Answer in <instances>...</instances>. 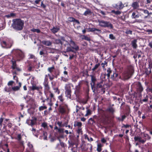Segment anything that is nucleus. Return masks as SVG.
Masks as SVG:
<instances>
[{
    "label": "nucleus",
    "instance_id": "obj_59",
    "mask_svg": "<svg viewBox=\"0 0 152 152\" xmlns=\"http://www.w3.org/2000/svg\"><path fill=\"white\" fill-rule=\"evenodd\" d=\"M74 20L75 18L72 17H69L68 18V20L70 22H74Z\"/></svg>",
    "mask_w": 152,
    "mask_h": 152
},
{
    "label": "nucleus",
    "instance_id": "obj_21",
    "mask_svg": "<svg viewBox=\"0 0 152 152\" xmlns=\"http://www.w3.org/2000/svg\"><path fill=\"white\" fill-rule=\"evenodd\" d=\"M52 84V87L53 88V89L54 91V92L56 94H59L60 93V91L59 90L58 88L57 87H54V84L53 82L52 81L51 83Z\"/></svg>",
    "mask_w": 152,
    "mask_h": 152
},
{
    "label": "nucleus",
    "instance_id": "obj_2",
    "mask_svg": "<svg viewBox=\"0 0 152 152\" xmlns=\"http://www.w3.org/2000/svg\"><path fill=\"white\" fill-rule=\"evenodd\" d=\"M11 26L12 28L16 31L22 30L24 26V22L20 18L14 19L12 20Z\"/></svg>",
    "mask_w": 152,
    "mask_h": 152
},
{
    "label": "nucleus",
    "instance_id": "obj_55",
    "mask_svg": "<svg viewBox=\"0 0 152 152\" xmlns=\"http://www.w3.org/2000/svg\"><path fill=\"white\" fill-rule=\"evenodd\" d=\"M146 32H147L148 34H152V29H147L146 31Z\"/></svg>",
    "mask_w": 152,
    "mask_h": 152
},
{
    "label": "nucleus",
    "instance_id": "obj_9",
    "mask_svg": "<svg viewBox=\"0 0 152 152\" xmlns=\"http://www.w3.org/2000/svg\"><path fill=\"white\" fill-rule=\"evenodd\" d=\"M110 77L113 80L117 81L120 78V77H119L118 72L115 70L113 71V72L111 75Z\"/></svg>",
    "mask_w": 152,
    "mask_h": 152
},
{
    "label": "nucleus",
    "instance_id": "obj_32",
    "mask_svg": "<svg viewBox=\"0 0 152 152\" xmlns=\"http://www.w3.org/2000/svg\"><path fill=\"white\" fill-rule=\"evenodd\" d=\"M42 87L41 86H37L36 85H33L32 86L31 89L33 90H39L40 89H42Z\"/></svg>",
    "mask_w": 152,
    "mask_h": 152
},
{
    "label": "nucleus",
    "instance_id": "obj_20",
    "mask_svg": "<svg viewBox=\"0 0 152 152\" xmlns=\"http://www.w3.org/2000/svg\"><path fill=\"white\" fill-rule=\"evenodd\" d=\"M35 64H34V63H30V62L28 66V71L29 72L33 71L32 69L35 67Z\"/></svg>",
    "mask_w": 152,
    "mask_h": 152
},
{
    "label": "nucleus",
    "instance_id": "obj_61",
    "mask_svg": "<svg viewBox=\"0 0 152 152\" xmlns=\"http://www.w3.org/2000/svg\"><path fill=\"white\" fill-rule=\"evenodd\" d=\"M55 76L54 75H52L51 77H50L49 78L50 80V81L52 80L55 78Z\"/></svg>",
    "mask_w": 152,
    "mask_h": 152
},
{
    "label": "nucleus",
    "instance_id": "obj_24",
    "mask_svg": "<svg viewBox=\"0 0 152 152\" xmlns=\"http://www.w3.org/2000/svg\"><path fill=\"white\" fill-rule=\"evenodd\" d=\"M88 82L87 81L83 80L82 81H80L79 82L78 86H77L80 87L83 84H85L88 87L89 86L88 85Z\"/></svg>",
    "mask_w": 152,
    "mask_h": 152
},
{
    "label": "nucleus",
    "instance_id": "obj_47",
    "mask_svg": "<svg viewBox=\"0 0 152 152\" xmlns=\"http://www.w3.org/2000/svg\"><path fill=\"white\" fill-rule=\"evenodd\" d=\"M55 42L57 44H62V42L61 40L59 39H56L55 40Z\"/></svg>",
    "mask_w": 152,
    "mask_h": 152
},
{
    "label": "nucleus",
    "instance_id": "obj_44",
    "mask_svg": "<svg viewBox=\"0 0 152 152\" xmlns=\"http://www.w3.org/2000/svg\"><path fill=\"white\" fill-rule=\"evenodd\" d=\"M132 15L133 17V18H138L139 17V15H135V13L134 12L132 13Z\"/></svg>",
    "mask_w": 152,
    "mask_h": 152
},
{
    "label": "nucleus",
    "instance_id": "obj_26",
    "mask_svg": "<svg viewBox=\"0 0 152 152\" xmlns=\"http://www.w3.org/2000/svg\"><path fill=\"white\" fill-rule=\"evenodd\" d=\"M52 32L54 34H55L59 30L60 28L58 27H53L52 29H50Z\"/></svg>",
    "mask_w": 152,
    "mask_h": 152
},
{
    "label": "nucleus",
    "instance_id": "obj_18",
    "mask_svg": "<svg viewBox=\"0 0 152 152\" xmlns=\"http://www.w3.org/2000/svg\"><path fill=\"white\" fill-rule=\"evenodd\" d=\"M143 88L140 82H139L137 84V91L138 93L140 94L143 91Z\"/></svg>",
    "mask_w": 152,
    "mask_h": 152
},
{
    "label": "nucleus",
    "instance_id": "obj_41",
    "mask_svg": "<svg viewBox=\"0 0 152 152\" xmlns=\"http://www.w3.org/2000/svg\"><path fill=\"white\" fill-rule=\"evenodd\" d=\"M47 108V107L46 106H41L39 107V111H41Z\"/></svg>",
    "mask_w": 152,
    "mask_h": 152
},
{
    "label": "nucleus",
    "instance_id": "obj_53",
    "mask_svg": "<svg viewBox=\"0 0 152 152\" xmlns=\"http://www.w3.org/2000/svg\"><path fill=\"white\" fill-rule=\"evenodd\" d=\"M78 78V77L77 76H74L72 78V80L74 82H76L77 81Z\"/></svg>",
    "mask_w": 152,
    "mask_h": 152
},
{
    "label": "nucleus",
    "instance_id": "obj_31",
    "mask_svg": "<svg viewBox=\"0 0 152 152\" xmlns=\"http://www.w3.org/2000/svg\"><path fill=\"white\" fill-rule=\"evenodd\" d=\"M91 14V10L89 9H86V10L85 11L83 14V15L86 16L88 15H90Z\"/></svg>",
    "mask_w": 152,
    "mask_h": 152
},
{
    "label": "nucleus",
    "instance_id": "obj_10",
    "mask_svg": "<svg viewBox=\"0 0 152 152\" xmlns=\"http://www.w3.org/2000/svg\"><path fill=\"white\" fill-rule=\"evenodd\" d=\"M133 72L132 70H129L124 72L123 74V76L125 79H129L133 75Z\"/></svg>",
    "mask_w": 152,
    "mask_h": 152
},
{
    "label": "nucleus",
    "instance_id": "obj_15",
    "mask_svg": "<svg viewBox=\"0 0 152 152\" xmlns=\"http://www.w3.org/2000/svg\"><path fill=\"white\" fill-rule=\"evenodd\" d=\"M104 85L103 81L102 80H101L99 83H98L96 84V86L95 85V89L94 91L95 93H96V89L99 88H103V86Z\"/></svg>",
    "mask_w": 152,
    "mask_h": 152
},
{
    "label": "nucleus",
    "instance_id": "obj_50",
    "mask_svg": "<svg viewBox=\"0 0 152 152\" xmlns=\"http://www.w3.org/2000/svg\"><path fill=\"white\" fill-rule=\"evenodd\" d=\"M20 88V87L19 86H16L15 87H12V88L13 90L15 91L19 90Z\"/></svg>",
    "mask_w": 152,
    "mask_h": 152
},
{
    "label": "nucleus",
    "instance_id": "obj_27",
    "mask_svg": "<svg viewBox=\"0 0 152 152\" xmlns=\"http://www.w3.org/2000/svg\"><path fill=\"white\" fill-rule=\"evenodd\" d=\"M80 92L81 90L80 87L77 86H76V88H75L74 91V93L75 94V95H78V94H81Z\"/></svg>",
    "mask_w": 152,
    "mask_h": 152
},
{
    "label": "nucleus",
    "instance_id": "obj_5",
    "mask_svg": "<svg viewBox=\"0 0 152 152\" xmlns=\"http://www.w3.org/2000/svg\"><path fill=\"white\" fill-rule=\"evenodd\" d=\"M0 43L2 47L5 48H10L13 45L12 42H6L4 40L1 41Z\"/></svg>",
    "mask_w": 152,
    "mask_h": 152
},
{
    "label": "nucleus",
    "instance_id": "obj_52",
    "mask_svg": "<svg viewBox=\"0 0 152 152\" xmlns=\"http://www.w3.org/2000/svg\"><path fill=\"white\" fill-rule=\"evenodd\" d=\"M89 123L91 124H93L95 122L92 118H90L88 121Z\"/></svg>",
    "mask_w": 152,
    "mask_h": 152
},
{
    "label": "nucleus",
    "instance_id": "obj_17",
    "mask_svg": "<svg viewBox=\"0 0 152 152\" xmlns=\"http://www.w3.org/2000/svg\"><path fill=\"white\" fill-rule=\"evenodd\" d=\"M134 139L135 141H138L140 143L142 144L144 143L146 141V139L142 140V137L138 136L135 137Z\"/></svg>",
    "mask_w": 152,
    "mask_h": 152
},
{
    "label": "nucleus",
    "instance_id": "obj_60",
    "mask_svg": "<svg viewBox=\"0 0 152 152\" xmlns=\"http://www.w3.org/2000/svg\"><path fill=\"white\" fill-rule=\"evenodd\" d=\"M67 95H71V91L69 90L68 87H67Z\"/></svg>",
    "mask_w": 152,
    "mask_h": 152
},
{
    "label": "nucleus",
    "instance_id": "obj_1",
    "mask_svg": "<svg viewBox=\"0 0 152 152\" xmlns=\"http://www.w3.org/2000/svg\"><path fill=\"white\" fill-rule=\"evenodd\" d=\"M12 52L14 55V57L11 61L12 64L11 68L13 70L16 69L18 71H20L21 69L18 67L16 61H19L23 59L24 57V53L21 50L18 49H14L12 51Z\"/></svg>",
    "mask_w": 152,
    "mask_h": 152
},
{
    "label": "nucleus",
    "instance_id": "obj_7",
    "mask_svg": "<svg viewBox=\"0 0 152 152\" xmlns=\"http://www.w3.org/2000/svg\"><path fill=\"white\" fill-rule=\"evenodd\" d=\"M90 77H91V82L90 83L91 89L93 92H94L95 89V83L96 81V77L93 75H90Z\"/></svg>",
    "mask_w": 152,
    "mask_h": 152
},
{
    "label": "nucleus",
    "instance_id": "obj_49",
    "mask_svg": "<svg viewBox=\"0 0 152 152\" xmlns=\"http://www.w3.org/2000/svg\"><path fill=\"white\" fill-rule=\"evenodd\" d=\"M132 31L129 29H127L126 31V34H132Z\"/></svg>",
    "mask_w": 152,
    "mask_h": 152
},
{
    "label": "nucleus",
    "instance_id": "obj_42",
    "mask_svg": "<svg viewBox=\"0 0 152 152\" xmlns=\"http://www.w3.org/2000/svg\"><path fill=\"white\" fill-rule=\"evenodd\" d=\"M31 31L33 32H36L37 33H39L40 32V31L38 29L33 28L31 29Z\"/></svg>",
    "mask_w": 152,
    "mask_h": 152
},
{
    "label": "nucleus",
    "instance_id": "obj_63",
    "mask_svg": "<svg viewBox=\"0 0 152 152\" xmlns=\"http://www.w3.org/2000/svg\"><path fill=\"white\" fill-rule=\"evenodd\" d=\"M59 57L58 55H56L55 57H53V60H57Z\"/></svg>",
    "mask_w": 152,
    "mask_h": 152
},
{
    "label": "nucleus",
    "instance_id": "obj_25",
    "mask_svg": "<svg viewBox=\"0 0 152 152\" xmlns=\"http://www.w3.org/2000/svg\"><path fill=\"white\" fill-rule=\"evenodd\" d=\"M137 39H134L132 41L131 45L133 48L136 49L137 47Z\"/></svg>",
    "mask_w": 152,
    "mask_h": 152
},
{
    "label": "nucleus",
    "instance_id": "obj_56",
    "mask_svg": "<svg viewBox=\"0 0 152 152\" xmlns=\"http://www.w3.org/2000/svg\"><path fill=\"white\" fill-rule=\"evenodd\" d=\"M3 118L2 117L0 118V127H1L2 126V123L3 121Z\"/></svg>",
    "mask_w": 152,
    "mask_h": 152
},
{
    "label": "nucleus",
    "instance_id": "obj_33",
    "mask_svg": "<svg viewBox=\"0 0 152 152\" xmlns=\"http://www.w3.org/2000/svg\"><path fill=\"white\" fill-rule=\"evenodd\" d=\"M66 122H65L64 124H63L62 122L58 121L57 122V124L60 127H63L64 126L66 127Z\"/></svg>",
    "mask_w": 152,
    "mask_h": 152
},
{
    "label": "nucleus",
    "instance_id": "obj_29",
    "mask_svg": "<svg viewBox=\"0 0 152 152\" xmlns=\"http://www.w3.org/2000/svg\"><path fill=\"white\" fill-rule=\"evenodd\" d=\"M46 47V50H47V53H53L55 52V49L53 48H50L49 47Z\"/></svg>",
    "mask_w": 152,
    "mask_h": 152
},
{
    "label": "nucleus",
    "instance_id": "obj_51",
    "mask_svg": "<svg viewBox=\"0 0 152 152\" xmlns=\"http://www.w3.org/2000/svg\"><path fill=\"white\" fill-rule=\"evenodd\" d=\"M41 7L44 9H45L46 7V5L43 4V1L41 2Z\"/></svg>",
    "mask_w": 152,
    "mask_h": 152
},
{
    "label": "nucleus",
    "instance_id": "obj_14",
    "mask_svg": "<svg viewBox=\"0 0 152 152\" xmlns=\"http://www.w3.org/2000/svg\"><path fill=\"white\" fill-rule=\"evenodd\" d=\"M70 45L73 49H75L76 51L79 50L78 46L75 44L74 41L71 40L70 42Z\"/></svg>",
    "mask_w": 152,
    "mask_h": 152
},
{
    "label": "nucleus",
    "instance_id": "obj_54",
    "mask_svg": "<svg viewBox=\"0 0 152 152\" xmlns=\"http://www.w3.org/2000/svg\"><path fill=\"white\" fill-rule=\"evenodd\" d=\"M58 130V132L60 133H63L64 132V129L62 128H59Z\"/></svg>",
    "mask_w": 152,
    "mask_h": 152
},
{
    "label": "nucleus",
    "instance_id": "obj_40",
    "mask_svg": "<svg viewBox=\"0 0 152 152\" xmlns=\"http://www.w3.org/2000/svg\"><path fill=\"white\" fill-rule=\"evenodd\" d=\"M102 146L101 144H99L97 145V150L99 152H100L102 150L101 147Z\"/></svg>",
    "mask_w": 152,
    "mask_h": 152
},
{
    "label": "nucleus",
    "instance_id": "obj_35",
    "mask_svg": "<svg viewBox=\"0 0 152 152\" xmlns=\"http://www.w3.org/2000/svg\"><path fill=\"white\" fill-rule=\"evenodd\" d=\"M100 63H98L95 65L94 66L92 69V70L94 72L100 66Z\"/></svg>",
    "mask_w": 152,
    "mask_h": 152
},
{
    "label": "nucleus",
    "instance_id": "obj_45",
    "mask_svg": "<svg viewBox=\"0 0 152 152\" xmlns=\"http://www.w3.org/2000/svg\"><path fill=\"white\" fill-rule=\"evenodd\" d=\"M109 38L112 40L115 39V37H114L113 34H110Z\"/></svg>",
    "mask_w": 152,
    "mask_h": 152
},
{
    "label": "nucleus",
    "instance_id": "obj_62",
    "mask_svg": "<svg viewBox=\"0 0 152 152\" xmlns=\"http://www.w3.org/2000/svg\"><path fill=\"white\" fill-rule=\"evenodd\" d=\"M82 131L81 130V129L80 128H79L78 129H77V132L79 134L80 133L82 134Z\"/></svg>",
    "mask_w": 152,
    "mask_h": 152
},
{
    "label": "nucleus",
    "instance_id": "obj_22",
    "mask_svg": "<svg viewBox=\"0 0 152 152\" xmlns=\"http://www.w3.org/2000/svg\"><path fill=\"white\" fill-rule=\"evenodd\" d=\"M105 89L103 88H99L96 89V92L98 94H104L105 92Z\"/></svg>",
    "mask_w": 152,
    "mask_h": 152
},
{
    "label": "nucleus",
    "instance_id": "obj_30",
    "mask_svg": "<svg viewBox=\"0 0 152 152\" xmlns=\"http://www.w3.org/2000/svg\"><path fill=\"white\" fill-rule=\"evenodd\" d=\"M139 6L138 3L137 1L134 2L132 4V7L134 9L137 8Z\"/></svg>",
    "mask_w": 152,
    "mask_h": 152
},
{
    "label": "nucleus",
    "instance_id": "obj_13",
    "mask_svg": "<svg viewBox=\"0 0 152 152\" xmlns=\"http://www.w3.org/2000/svg\"><path fill=\"white\" fill-rule=\"evenodd\" d=\"M89 99V97L88 96H87L85 98L80 99L78 98L77 100V102L80 103H82L83 104H86L87 103L88 99Z\"/></svg>",
    "mask_w": 152,
    "mask_h": 152
},
{
    "label": "nucleus",
    "instance_id": "obj_4",
    "mask_svg": "<svg viewBox=\"0 0 152 152\" xmlns=\"http://www.w3.org/2000/svg\"><path fill=\"white\" fill-rule=\"evenodd\" d=\"M98 22L99 26L101 27L104 28L107 27L111 29L113 28V25L109 22L103 20H99Z\"/></svg>",
    "mask_w": 152,
    "mask_h": 152
},
{
    "label": "nucleus",
    "instance_id": "obj_38",
    "mask_svg": "<svg viewBox=\"0 0 152 152\" xmlns=\"http://www.w3.org/2000/svg\"><path fill=\"white\" fill-rule=\"evenodd\" d=\"M55 69V67L54 66L52 67H49L48 69V71L51 73L53 72V70Z\"/></svg>",
    "mask_w": 152,
    "mask_h": 152
},
{
    "label": "nucleus",
    "instance_id": "obj_48",
    "mask_svg": "<svg viewBox=\"0 0 152 152\" xmlns=\"http://www.w3.org/2000/svg\"><path fill=\"white\" fill-rule=\"evenodd\" d=\"M151 66H152V65L151 64V63H149V68H150V70L149 71V72H146V75H149L151 73Z\"/></svg>",
    "mask_w": 152,
    "mask_h": 152
},
{
    "label": "nucleus",
    "instance_id": "obj_58",
    "mask_svg": "<svg viewBox=\"0 0 152 152\" xmlns=\"http://www.w3.org/2000/svg\"><path fill=\"white\" fill-rule=\"evenodd\" d=\"M21 134H19L18 135L17 139L18 141H20L21 139Z\"/></svg>",
    "mask_w": 152,
    "mask_h": 152
},
{
    "label": "nucleus",
    "instance_id": "obj_28",
    "mask_svg": "<svg viewBox=\"0 0 152 152\" xmlns=\"http://www.w3.org/2000/svg\"><path fill=\"white\" fill-rule=\"evenodd\" d=\"M42 43L45 45L48 46H50L52 44V42L50 41L43 40L42 42Z\"/></svg>",
    "mask_w": 152,
    "mask_h": 152
},
{
    "label": "nucleus",
    "instance_id": "obj_43",
    "mask_svg": "<svg viewBox=\"0 0 152 152\" xmlns=\"http://www.w3.org/2000/svg\"><path fill=\"white\" fill-rule=\"evenodd\" d=\"M41 126L44 128H48L47 123L45 122L42 123Z\"/></svg>",
    "mask_w": 152,
    "mask_h": 152
},
{
    "label": "nucleus",
    "instance_id": "obj_11",
    "mask_svg": "<svg viewBox=\"0 0 152 152\" xmlns=\"http://www.w3.org/2000/svg\"><path fill=\"white\" fill-rule=\"evenodd\" d=\"M88 32H94V33L96 34H98L101 32V30L95 28H88Z\"/></svg>",
    "mask_w": 152,
    "mask_h": 152
},
{
    "label": "nucleus",
    "instance_id": "obj_8",
    "mask_svg": "<svg viewBox=\"0 0 152 152\" xmlns=\"http://www.w3.org/2000/svg\"><path fill=\"white\" fill-rule=\"evenodd\" d=\"M43 85L44 86L45 89L47 91L49 90L50 87L49 85V82L47 75H45Z\"/></svg>",
    "mask_w": 152,
    "mask_h": 152
},
{
    "label": "nucleus",
    "instance_id": "obj_64",
    "mask_svg": "<svg viewBox=\"0 0 152 152\" xmlns=\"http://www.w3.org/2000/svg\"><path fill=\"white\" fill-rule=\"evenodd\" d=\"M120 18L123 21H125V17L124 15L121 16Z\"/></svg>",
    "mask_w": 152,
    "mask_h": 152
},
{
    "label": "nucleus",
    "instance_id": "obj_19",
    "mask_svg": "<svg viewBox=\"0 0 152 152\" xmlns=\"http://www.w3.org/2000/svg\"><path fill=\"white\" fill-rule=\"evenodd\" d=\"M113 72V71L110 68H108L107 70V74H105L104 75L105 76L106 75L107 77V78L109 79L110 78L111 75L112 74Z\"/></svg>",
    "mask_w": 152,
    "mask_h": 152
},
{
    "label": "nucleus",
    "instance_id": "obj_39",
    "mask_svg": "<svg viewBox=\"0 0 152 152\" xmlns=\"http://www.w3.org/2000/svg\"><path fill=\"white\" fill-rule=\"evenodd\" d=\"M82 36V39H85L87 41H89L90 40V39L89 37H88L86 36L85 35H83Z\"/></svg>",
    "mask_w": 152,
    "mask_h": 152
},
{
    "label": "nucleus",
    "instance_id": "obj_57",
    "mask_svg": "<svg viewBox=\"0 0 152 152\" xmlns=\"http://www.w3.org/2000/svg\"><path fill=\"white\" fill-rule=\"evenodd\" d=\"M14 83V82L13 81H10L8 83V86H11L13 85Z\"/></svg>",
    "mask_w": 152,
    "mask_h": 152
},
{
    "label": "nucleus",
    "instance_id": "obj_34",
    "mask_svg": "<svg viewBox=\"0 0 152 152\" xmlns=\"http://www.w3.org/2000/svg\"><path fill=\"white\" fill-rule=\"evenodd\" d=\"M82 123L80 122L75 121L74 123V126L75 127L77 126L79 128H80L82 126Z\"/></svg>",
    "mask_w": 152,
    "mask_h": 152
},
{
    "label": "nucleus",
    "instance_id": "obj_23",
    "mask_svg": "<svg viewBox=\"0 0 152 152\" xmlns=\"http://www.w3.org/2000/svg\"><path fill=\"white\" fill-rule=\"evenodd\" d=\"M105 89L103 88H99L96 89V92L98 94H104L105 92Z\"/></svg>",
    "mask_w": 152,
    "mask_h": 152
},
{
    "label": "nucleus",
    "instance_id": "obj_3",
    "mask_svg": "<svg viewBox=\"0 0 152 152\" xmlns=\"http://www.w3.org/2000/svg\"><path fill=\"white\" fill-rule=\"evenodd\" d=\"M125 4H123L121 1H119L116 3H114L112 4L113 8L115 10H117L115 11V10H112L111 13L115 14V15H118L121 14V12L120 10H121L125 6Z\"/></svg>",
    "mask_w": 152,
    "mask_h": 152
},
{
    "label": "nucleus",
    "instance_id": "obj_46",
    "mask_svg": "<svg viewBox=\"0 0 152 152\" xmlns=\"http://www.w3.org/2000/svg\"><path fill=\"white\" fill-rule=\"evenodd\" d=\"M107 111L113 113L115 111L114 109L112 107H110L107 110Z\"/></svg>",
    "mask_w": 152,
    "mask_h": 152
},
{
    "label": "nucleus",
    "instance_id": "obj_6",
    "mask_svg": "<svg viewBox=\"0 0 152 152\" xmlns=\"http://www.w3.org/2000/svg\"><path fill=\"white\" fill-rule=\"evenodd\" d=\"M31 119H28L26 120V123L32 127L34 125L37 124V118L36 117H32Z\"/></svg>",
    "mask_w": 152,
    "mask_h": 152
},
{
    "label": "nucleus",
    "instance_id": "obj_16",
    "mask_svg": "<svg viewBox=\"0 0 152 152\" xmlns=\"http://www.w3.org/2000/svg\"><path fill=\"white\" fill-rule=\"evenodd\" d=\"M69 133L71 134V135L69 136L70 140H69L68 142L69 145L71 146H73L74 145V143L73 141V139L74 138L73 134L71 132H69Z\"/></svg>",
    "mask_w": 152,
    "mask_h": 152
},
{
    "label": "nucleus",
    "instance_id": "obj_36",
    "mask_svg": "<svg viewBox=\"0 0 152 152\" xmlns=\"http://www.w3.org/2000/svg\"><path fill=\"white\" fill-rule=\"evenodd\" d=\"M16 15V14L15 13H11L9 14L6 15L5 16L7 18H9L10 17H14Z\"/></svg>",
    "mask_w": 152,
    "mask_h": 152
},
{
    "label": "nucleus",
    "instance_id": "obj_37",
    "mask_svg": "<svg viewBox=\"0 0 152 152\" xmlns=\"http://www.w3.org/2000/svg\"><path fill=\"white\" fill-rule=\"evenodd\" d=\"M29 59L33 58L34 59V63L36 61V58L35 56L34 55H33L31 54H29Z\"/></svg>",
    "mask_w": 152,
    "mask_h": 152
},
{
    "label": "nucleus",
    "instance_id": "obj_12",
    "mask_svg": "<svg viewBox=\"0 0 152 152\" xmlns=\"http://www.w3.org/2000/svg\"><path fill=\"white\" fill-rule=\"evenodd\" d=\"M58 110L59 113L61 115L65 114L66 112V107L63 105H60Z\"/></svg>",
    "mask_w": 152,
    "mask_h": 152
}]
</instances>
